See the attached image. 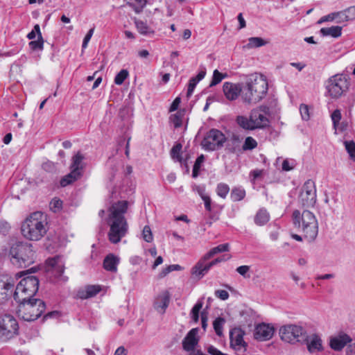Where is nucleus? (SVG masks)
Listing matches in <instances>:
<instances>
[{
  "label": "nucleus",
  "mask_w": 355,
  "mask_h": 355,
  "mask_svg": "<svg viewBox=\"0 0 355 355\" xmlns=\"http://www.w3.org/2000/svg\"><path fill=\"white\" fill-rule=\"evenodd\" d=\"M231 143L232 144L228 142L227 144V147H226L227 149L230 153H234L237 150H239V149H240L239 148L240 139H239V137L238 136L233 135V137H232Z\"/></svg>",
  "instance_id": "39"
},
{
  "label": "nucleus",
  "mask_w": 355,
  "mask_h": 355,
  "mask_svg": "<svg viewBox=\"0 0 355 355\" xmlns=\"http://www.w3.org/2000/svg\"><path fill=\"white\" fill-rule=\"evenodd\" d=\"M192 190L196 192L202 198V196H206L205 194V187L204 185L193 184L192 186Z\"/></svg>",
  "instance_id": "53"
},
{
  "label": "nucleus",
  "mask_w": 355,
  "mask_h": 355,
  "mask_svg": "<svg viewBox=\"0 0 355 355\" xmlns=\"http://www.w3.org/2000/svg\"><path fill=\"white\" fill-rule=\"evenodd\" d=\"M135 26L138 31V32L143 35H148L150 34H153L154 31H153L146 24V22L143 21L141 20L135 19Z\"/></svg>",
  "instance_id": "33"
},
{
  "label": "nucleus",
  "mask_w": 355,
  "mask_h": 355,
  "mask_svg": "<svg viewBox=\"0 0 355 355\" xmlns=\"http://www.w3.org/2000/svg\"><path fill=\"white\" fill-rule=\"evenodd\" d=\"M230 258V257L225 258V256H223V257L216 258L207 263H205L207 260H205L203 257L192 268V275L202 277L209 270L212 266L221 261H225Z\"/></svg>",
  "instance_id": "15"
},
{
  "label": "nucleus",
  "mask_w": 355,
  "mask_h": 355,
  "mask_svg": "<svg viewBox=\"0 0 355 355\" xmlns=\"http://www.w3.org/2000/svg\"><path fill=\"white\" fill-rule=\"evenodd\" d=\"M322 36H331L337 38L342 34V27L339 26H334L331 27H324L320 29Z\"/></svg>",
  "instance_id": "28"
},
{
  "label": "nucleus",
  "mask_w": 355,
  "mask_h": 355,
  "mask_svg": "<svg viewBox=\"0 0 355 355\" xmlns=\"http://www.w3.org/2000/svg\"><path fill=\"white\" fill-rule=\"evenodd\" d=\"M300 112L303 120L307 121L309 119V107L306 105L302 104L300 107Z\"/></svg>",
  "instance_id": "51"
},
{
  "label": "nucleus",
  "mask_w": 355,
  "mask_h": 355,
  "mask_svg": "<svg viewBox=\"0 0 355 355\" xmlns=\"http://www.w3.org/2000/svg\"><path fill=\"white\" fill-rule=\"evenodd\" d=\"M14 286L13 283L0 279V304L3 303L11 297Z\"/></svg>",
  "instance_id": "23"
},
{
  "label": "nucleus",
  "mask_w": 355,
  "mask_h": 355,
  "mask_svg": "<svg viewBox=\"0 0 355 355\" xmlns=\"http://www.w3.org/2000/svg\"><path fill=\"white\" fill-rule=\"evenodd\" d=\"M228 250H229V244L228 243H223V244L218 245V246L213 248L207 253H206L204 255V259L208 260L218 253L227 252Z\"/></svg>",
  "instance_id": "32"
},
{
  "label": "nucleus",
  "mask_w": 355,
  "mask_h": 355,
  "mask_svg": "<svg viewBox=\"0 0 355 355\" xmlns=\"http://www.w3.org/2000/svg\"><path fill=\"white\" fill-rule=\"evenodd\" d=\"M101 288L98 285H87L80 288L77 292V297L81 300H85L96 296Z\"/></svg>",
  "instance_id": "24"
},
{
  "label": "nucleus",
  "mask_w": 355,
  "mask_h": 355,
  "mask_svg": "<svg viewBox=\"0 0 355 355\" xmlns=\"http://www.w3.org/2000/svg\"><path fill=\"white\" fill-rule=\"evenodd\" d=\"M19 303L17 313L25 321H34L44 312L45 303L40 299H31Z\"/></svg>",
  "instance_id": "7"
},
{
  "label": "nucleus",
  "mask_w": 355,
  "mask_h": 355,
  "mask_svg": "<svg viewBox=\"0 0 355 355\" xmlns=\"http://www.w3.org/2000/svg\"><path fill=\"white\" fill-rule=\"evenodd\" d=\"M181 269V266L178 264H173L170 265L167 267H166L162 271L161 276L164 277L169 272L174 271V270H180Z\"/></svg>",
  "instance_id": "49"
},
{
  "label": "nucleus",
  "mask_w": 355,
  "mask_h": 355,
  "mask_svg": "<svg viewBox=\"0 0 355 355\" xmlns=\"http://www.w3.org/2000/svg\"><path fill=\"white\" fill-rule=\"evenodd\" d=\"M119 259L113 254H108L103 261V268L110 272H116Z\"/></svg>",
  "instance_id": "25"
},
{
  "label": "nucleus",
  "mask_w": 355,
  "mask_h": 355,
  "mask_svg": "<svg viewBox=\"0 0 355 355\" xmlns=\"http://www.w3.org/2000/svg\"><path fill=\"white\" fill-rule=\"evenodd\" d=\"M202 305L203 302L202 300H198L191 311V318L196 323H197L199 320V313L200 309L202 308Z\"/></svg>",
  "instance_id": "36"
},
{
  "label": "nucleus",
  "mask_w": 355,
  "mask_h": 355,
  "mask_svg": "<svg viewBox=\"0 0 355 355\" xmlns=\"http://www.w3.org/2000/svg\"><path fill=\"white\" fill-rule=\"evenodd\" d=\"M270 220V214L265 208H261L254 216V221L256 225L263 226Z\"/></svg>",
  "instance_id": "27"
},
{
  "label": "nucleus",
  "mask_w": 355,
  "mask_h": 355,
  "mask_svg": "<svg viewBox=\"0 0 355 355\" xmlns=\"http://www.w3.org/2000/svg\"><path fill=\"white\" fill-rule=\"evenodd\" d=\"M39 288V279L35 276L24 277L17 284L13 293V297L16 302H23L33 299Z\"/></svg>",
  "instance_id": "8"
},
{
  "label": "nucleus",
  "mask_w": 355,
  "mask_h": 355,
  "mask_svg": "<svg viewBox=\"0 0 355 355\" xmlns=\"http://www.w3.org/2000/svg\"><path fill=\"white\" fill-rule=\"evenodd\" d=\"M202 200L204 202L205 209L208 211H211V200L210 197L207 195L206 196H202Z\"/></svg>",
  "instance_id": "58"
},
{
  "label": "nucleus",
  "mask_w": 355,
  "mask_h": 355,
  "mask_svg": "<svg viewBox=\"0 0 355 355\" xmlns=\"http://www.w3.org/2000/svg\"><path fill=\"white\" fill-rule=\"evenodd\" d=\"M352 340L348 334L340 332L338 335L330 338L329 346L335 351H341Z\"/></svg>",
  "instance_id": "21"
},
{
  "label": "nucleus",
  "mask_w": 355,
  "mask_h": 355,
  "mask_svg": "<svg viewBox=\"0 0 355 355\" xmlns=\"http://www.w3.org/2000/svg\"><path fill=\"white\" fill-rule=\"evenodd\" d=\"M207 315L206 313L205 312H202L201 313V324H202V327L203 328L204 330L206 329V327L207 326Z\"/></svg>",
  "instance_id": "63"
},
{
  "label": "nucleus",
  "mask_w": 355,
  "mask_h": 355,
  "mask_svg": "<svg viewBox=\"0 0 355 355\" xmlns=\"http://www.w3.org/2000/svg\"><path fill=\"white\" fill-rule=\"evenodd\" d=\"M302 343L306 344L307 349L311 354L323 350L322 340L317 334H313L310 336L306 334V340L303 341Z\"/></svg>",
  "instance_id": "22"
},
{
  "label": "nucleus",
  "mask_w": 355,
  "mask_h": 355,
  "mask_svg": "<svg viewBox=\"0 0 355 355\" xmlns=\"http://www.w3.org/2000/svg\"><path fill=\"white\" fill-rule=\"evenodd\" d=\"M336 17L338 23H343L350 21L349 19H348V15L347 14L346 9L343 11L336 12Z\"/></svg>",
  "instance_id": "47"
},
{
  "label": "nucleus",
  "mask_w": 355,
  "mask_h": 355,
  "mask_svg": "<svg viewBox=\"0 0 355 355\" xmlns=\"http://www.w3.org/2000/svg\"><path fill=\"white\" fill-rule=\"evenodd\" d=\"M226 141V137L217 129H211L205 136L201 142L202 148L208 151H214L221 148Z\"/></svg>",
  "instance_id": "12"
},
{
  "label": "nucleus",
  "mask_w": 355,
  "mask_h": 355,
  "mask_svg": "<svg viewBox=\"0 0 355 355\" xmlns=\"http://www.w3.org/2000/svg\"><path fill=\"white\" fill-rule=\"evenodd\" d=\"M349 85V83L345 76L336 74L329 78L326 83V89L331 98H338L348 90Z\"/></svg>",
  "instance_id": "10"
},
{
  "label": "nucleus",
  "mask_w": 355,
  "mask_h": 355,
  "mask_svg": "<svg viewBox=\"0 0 355 355\" xmlns=\"http://www.w3.org/2000/svg\"><path fill=\"white\" fill-rule=\"evenodd\" d=\"M227 76V74H223L219 72L217 69H215L213 73L212 80L209 84V87H213L218 85Z\"/></svg>",
  "instance_id": "42"
},
{
  "label": "nucleus",
  "mask_w": 355,
  "mask_h": 355,
  "mask_svg": "<svg viewBox=\"0 0 355 355\" xmlns=\"http://www.w3.org/2000/svg\"><path fill=\"white\" fill-rule=\"evenodd\" d=\"M237 125L245 130L263 129L269 125L270 121L266 116V107H259L251 110L249 117L239 115L236 116Z\"/></svg>",
  "instance_id": "6"
},
{
  "label": "nucleus",
  "mask_w": 355,
  "mask_h": 355,
  "mask_svg": "<svg viewBox=\"0 0 355 355\" xmlns=\"http://www.w3.org/2000/svg\"><path fill=\"white\" fill-rule=\"evenodd\" d=\"M294 166L295 162L293 160L289 161L288 159H285L282 163V169L286 171H289L293 169Z\"/></svg>",
  "instance_id": "54"
},
{
  "label": "nucleus",
  "mask_w": 355,
  "mask_h": 355,
  "mask_svg": "<svg viewBox=\"0 0 355 355\" xmlns=\"http://www.w3.org/2000/svg\"><path fill=\"white\" fill-rule=\"evenodd\" d=\"M35 30L37 32L38 39L37 40L31 41L28 45L31 50H42L44 46V40L40 31V28L38 24L35 25Z\"/></svg>",
  "instance_id": "29"
},
{
  "label": "nucleus",
  "mask_w": 355,
  "mask_h": 355,
  "mask_svg": "<svg viewBox=\"0 0 355 355\" xmlns=\"http://www.w3.org/2000/svg\"><path fill=\"white\" fill-rule=\"evenodd\" d=\"M244 331L234 328L230 331V347L238 355H243L247 349V343L243 340Z\"/></svg>",
  "instance_id": "14"
},
{
  "label": "nucleus",
  "mask_w": 355,
  "mask_h": 355,
  "mask_svg": "<svg viewBox=\"0 0 355 355\" xmlns=\"http://www.w3.org/2000/svg\"><path fill=\"white\" fill-rule=\"evenodd\" d=\"M19 326L16 319L10 314L0 316V340L7 341L18 334Z\"/></svg>",
  "instance_id": "11"
},
{
  "label": "nucleus",
  "mask_w": 355,
  "mask_h": 355,
  "mask_svg": "<svg viewBox=\"0 0 355 355\" xmlns=\"http://www.w3.org/2000/svg\"><path fill=\"white\" fill-rule=\"evenodd\" d=\"M180 102L181 99L180 97L175 98L170 106L169 112H174L177 110Z\"/></svg>",
  "instance_id": "61"
},
{
  "label": "nucleus",
  "mask_w": 355,
  "mask_h": 355,
  "mask_svg": "<svg viewBox=\"0 0 355 355\" xmlns=\"http://www.w3.org/2000/svg\"><path fill=\"white\" fill-rule=\"evenodd\" d=\"M142 237L148 243H150L153 240L151 229L148 225H146L142 231Z\"/></svg>",
  "instance_id": "46"
},
{
  "label": "nucleus",
  "mask_w": 355,
  "mask_h": 355,
  "mask_svg": "<svg viewBox=\"0 0 355 355\" xmlns=\"http://www.w3.org/2000/svg\"><path fill=\"white\" fill-rule=\"evenodd\" d=\"M128 202L120 200L113 203L108 209L107 223L110 226L108 239L112 243H118L128 231V224L125 214L127 212Z\"/></svg>",
  "instance_id": "1"
},
{
  "label": "nucleus",
  "mask_w": 355,
  "mask_h": 355,
  "mask_svg": "<svg viewBox=\"0 0 355 355\" xmlns=\"http://www.w3.org/2000/svg\"><path fill=\"white\" fill-rule=\"evenodd\" d=\"M225 322V319L220 317L216 318L214 320L213 327L217 336H221L223 335V328Z\"/></svg>",
  "instance_id": "38"
},
{
  "label": "nucleus",
  "mask_w": 355,
  "mask_h": 355,
  "mask_svg": "<svg viewBox=\"0 0 355 355\" xmlns=\"http://www.w3.org/2000/svg\"><path fill=\"white\" fill-rule=\"evenodd\" d=\"M279 334L281 339L288 343H302L303 341L306 340L307 331L300 324L284 325L280 327Z\"/></svg>",
  "instance_id": "9"
},
{
  "label": "nucleus",
  "mask_w": 355,
  "mask_h": 355,
  "mask_svg": "<svg viewBox=\"0 0 355 355\" xmlns=\"http://www.w3.org/2000/svg\"><path fill=\"white\" fill-rule=\"evenodd\" d=\"M82 175L81 172H76L71 170V172L60 180V185L64 187L79 179Z\"/></svg>",
  "instance_id": "30"
},
{
  "label": "nucleus",
  "mask_w": 355,
  "mask_h": 355,
  "mask_svg": "<svg viewBox=\"0 0 355 355\" xmlns=\"http://www.w3.org/2000/svg\"><path fill=\"white\" fill-rule=\"evenodd\" d=\"M345 148L351 157H355V143L353 141L345 142Z\"/></svg>",
  "instance_id": "52"
},
{
  "label": "nucleus",
  "mask_w": 355,
  "mask_h": 355,
  "mask_svg": "<svg viewBox=\"0 0 355 355\" xmlns=\"http://www.w3.org/2000/svg\"><path fill=\"white\" fill-rule=\"evenodd\" d=\"M230 191V187L227 184L219 183L216 187V193L218 196L225 198Z\"/></svg>",
  "instance_id": "43"
},
{
  "label": "nucleus",
  "mask_w": 355,
  "mask_h": 355,
  "mask_svg": "<svg viewBox=\"0 0 355 355\" xmlns=\"http://www.w3.org/2000/svg\"><path fill=\"white\" fill-rule=\"evenodd\" d=\"M275 329L272 325L261 323L256 326L254 337L259 341L269 340L273 336Z\"/></svg>",
  "instance_id": "18"
},
{
  "label": "nucleus",
  "mask_w": 355,
  "mask_h": 355,
  "mask_svg": "<svg viewBox=\"0 0 355 355\" xmlns=\"http://www.w3.org/2000/svg\"><path fill=\"white\" fill-rule=\"evenodd\" d=\"M198 328L191 329L182 340V348L187 352H195L196 346L198 345L200 338L198 336Z\"/></svg>",
  "instance_id": "19"
},
{
  "label": "nucleus",
  "mask_w": 355,
  "mask_h": 355,
  "mask_svg": "<svg viewBox=\"0 0 355 355\" xmlns=\"http://www.w3.org/2000/svg\"><path fill=\"white\" fill-rule=\"evenodd\" d=\"M128 76V71L126 69L121 70L114 78V83L116 85H120L123 84L124 80Z\"/></svg>",
  "instance_id": "44"
},
{
  "label": "nucleus",
  "mask_w": 355,
  "mask_h": 355,
  "mask_svg": "<svg viewBox=\"0 0 355 355\" xmlns=\"http://www.w3.org/2000/svg\"><path fill=\"white\" fill-rule=\"evenodd\" d=\"M182 148V144L180 143H178L175 144L171 150V156L172 159L180 163H182L183 162V159L181 155Z\"/></svg>",
  "instance_id": "35"
},
{
  "label": "nucleus",
  "mask_w": 355,
  "mask_h": 355,
  "mask_svg": "<svg viewBox=\"0 0 355 355\" xmlns=\"http://www.w3.org/2000/svg\"><path fill=\"white\" fill-rule=\"evenodd\" d=\"M257 142L252 137H247L242 146L243 150H251L257 148Z\"/></svg>",
  "instance_id": "41"
},
{
  "label": "nucleus",
  "mask_w": 355,
  "mask_h": 355,
  "mask_svg": "<svg viewBox=\"0 0 355 355\" xmlns=\"http://www.w3.org/2000/svg\"><path fill=\"white\" fill-rule=\"evenodd\" d=\"M51 209L54 211L57 212L59 211L62 206V201L58 198H53L50 202Z\"/></svg>",
  "instance_id": "48"
},
{
  "label": "nucleus",
  "mask_w": 355,
  "mask_h": 355,
  "mask_svg": "<svg viewBox=\"0 0 355 355\" xmlns=\"http://www.w3.org/2000/svg\"><path fill=\"white\" fill-rule=\"evenodd\" d=\"M299 200L304 207H313L316 202V189L315 183L308 180L304 184L299 196Z\"/></svg>",
  "instance_id": "13"
},
{
  "label": "nucleus",
  "mask_w": 355,
  "mask_h": 355,
  "mask_svg": "<svg viewBox=\"0 0 355 355\" xmlns=\"http://www.w3.org/2000/svg\"><path fill=\"white\" fill-rule=\"evenodd\" d=\"M346 10L347 14L348 15V19H349V20L355 19V6H351Z\"/></svg>",
  "instance_id": "62"
},
{
  "label": "nucleus",
  "mask_w": 355,
  "mask_h": 355,
  "mask_svg": "<svg viewBox=\"0 0 355 355\" xmlns=\"http://www.w3.org/2000/svg\"><path fill=\"white\" fill-rule=\"evenodd\" d=\"M245 191L241 187L233 188L230 194V198L234 202L241 201L245 198Z\"/></svg>",
  "instance_id": "34"
},
{
  "label": "nucleus",
  "mask_w": 355,
  "mask_h": 355,
  "mask_svg": "<svg viewBox=\"0 0 355 355\" xmlns=\"http://www.w3.org/2000/svg\"><path fill=\"white\" fill-rule=\"evenodd\" d=\"M215 296L222 300H226L228 299L230 295L228 292L225 290H216L215 291Z\"/></svg>",
  "instance_id": "56"
},
{
  "label": "nucleus",
  "mask_w": 355,
  "mask_h": 355,
  "mask_svg": "<svg viewBox=\"0 0 355 355\" xmlns=\"http://www.w3.org/2000/svg\"><path fill=\"white\" fill-rule=\"evenodd\" d=\"M9 255L12 264L21 268L33 263L35 257L32 244L23 241L13 243L10 247Z\"/></svg>",
  "instance_id": "5"
},
{
  "label": "nucleus",
  "mask_w": 355,
  "mask_h": 355,
  "mask_svg": "<svg viewBox=\"0 0 355 355\" xmlns=\"http://www.w3.org/2000/svg\"><path fill=\"white\" fill-rule=\"evenodd\" d=\"M268 89V81L263 75L257 73L250 74L243 87L242 101L246 104H256L266 96Z\"/></svg>",
  "instance_id": "2"
},
{
  "label": "nucleus",
  "mask_w": 355,
  "mask_h": 355,
  "mask_svg": "<svg viewBox=\"0 0 355 355\" xmlns=\"http://www.w3.org/2000/svg\"><path fill=\"white\" fill-rule=\"evenodd\" d=\"M46 263L48 266L51 268V272L55 275V278L63 282H66L67 281L68 277L63 275L64 266L60 257H55L49 259L46 261Z\"/></svg>",
  "instance_id": "16"
},
{
  "label": "nucleus",
  "mask_w": 355,
  "mask_h": 355,
  "mask_svg": "<svg viewBox=\"0 0 355 355\" xmlns=\"http://www.w3.org/2000/svg\"><path fill=\"white\" fill-rule=\"evenodd\" d=\"M266 42L261 38L258 37H252L248 39L247 47L249 49L257 48L264 46Z\"/></svg>",
  "instance_id": "37"
},
{
  "label": "nucleus",
  "mask_w": 355,
  "mask_h": 355,
  "mask_svg": "<svg viewBox=\"0 0 355 355\" xmlns=\"http://www.w3.org/2000/svg\"><path fill=\"white\" fill-rule=\"evenodd\" d=\"M293 224L295 227L300 229L304 237L309 242L313 241L318 234V223L315 215L308 210L301 214L295 210L293 213Z\"/></svg>",
  "instance_id": "4"
},
{
  "label": "nucleus",
  "mask_w": 355,
  "mask_h": 355,
  "mask_svg": "<svg viewBox=\"0 0 355 355\" xmlns=\"http://www.w3.org/2000/svg\"><path fill=\"white\" fill-rule=\"evenodd\" d=\"M42 168L47 172H53L55 171V165L52 162H46L42 164Z\"/></svg>",
  "instance_id": "55"
},
{
  "label": "nucleus",
  "mask_w": 355,
  "mask_h": 355,
  "mask_svg": "<svg viewBox=\"0 0 355 355\" xmlns=\"http://www.w3.org/2000/svg\"><path fill=\"white\" fill-rule=\"evenodd\" d=\"M205 75L206 71L204 69L203 70L200 71L196 76L193 77L189 80L187 92V96L188 98L192 95L196 86L201 80L205 78Z\"/></svg>",
  "instance_id": "26"
},
{
  "label": "nucleus",
  "mask_w": 355,
  "mask_h": 355,
  "mask_svg": "<svg viewBox=\"0 0 355 355\" xmlns=\"http://www.w3.org/2000/svg\"><path fill=\"white\" fill-rule=\"evenodd\" d=\"M331 120L334 124V126L335 128H336V126L338 125L339 121L341 119V113L339 110H336L333 112V113L331 115Z\"/></svg>",
  "instance_id": "50"
},
{
  "label": "nucleus",
  "mask_w": 355,
  "mask_h": 355,
  "mask_svg": "<svg viewBox=\"0 0 355 355\" xmlns=\"http://www.w3.org/2000/svg\"><path fill=\"white\" fill-rule=\"evenodd\" d=\"M171 295L166 290L157 294L153 301L154 309L159 313L164 314L169 305Z\"/></svg>",
  "instance_id": "20"
},
{
  "label": "nucleus",
  "mask_w": 355,
  "mask_h": 355,
  "mask_svg": "<svg viewBox=\"0 0 355 355\" xmlns=\"http://www.w3.org/2000/svg\"><path fill=\"white\" fill-rule=\"evenodd\" d=\"M84 159V156L78 152L72 157V162L71 164V170L74 171L76 172H81L83 166V161Z\"/></svg>",
  "instance_id": "31"
},
{
  "label": "nucleus",
  "mask_w": 355,
  "mask_h": 355,
  "mask_svg": "<svg viewBox=\"0 0 355 355\" xmlns=\"http://www.w3.org/2000/svg\"><path fill=\"white\" fill-rule=\"evenodd\" d=\"M47 225L46 215L41 211H35L23 222L21 233L28 240L39 241L46 234Z\"/></svg>",
  "instance_id": "3"
},
{
  "label": "nucleus",
  "mask_w": 355,
  "mask_h": 355,
  "mask_svg": "<svg viewBox=\"0 0 355 355\" xmlns=\"http://www.w3.org/2000/svg\"><path fill=\"white\" fill-rule=\"evenodd\" d=\"M114 355H126V350L123 346L119 347L116 349Z\"/></svg>",
  "instance_id": "64"
},
{
  "label": "nucleus",
  "mask_w": 355,
  "mask_h": 355,
  "mask_svg": "<svg viewBox=\"0 0 355 355\" xmlns=\"http://www.w3.org/2000/svg\"><path fill=\"white\" fill-rule=\"evenodd\" d=\"M250 270V266H241L236 268V271L242 276L245 277L246 274Z\"/></svg>",
  "instance_id": "60"
},
{
  "label": "nucleus",
  "mask_w": 355,
  "mask_h": 355,
  "mask_svg": "<svg viewBox=\"0 0 355 355\" xmlns=\"http://www.w3.org/2000/svg\"><path fill=\"white\" fill-rule=\"evenodd\" d=\"M184 113L182 112H178L176 114L171 116V121L175 128H180L182 125V118Z\"/></svg>",
  "instance_id": "45"
},
{
  "label": "nucleus",
  "mask_w": 355,
  "mask_h": 355,
  "mask_svg": "<svg viewBox=\"0 0 355 355\" xmlns=\"http://www.w3.org/2000/svg\"><path fill=\"white\" fill-rule=\"evenodd\" d=\"M207 351L210 355H228L222 352L213 345H209L207 348Z\"/></svg>",
  "instance_id": "57"
},
{
  "label": "nucleus",
  "mask_w": 355,
  "mask_h": 355,
  "mask_svg": "<svg viewBox=\"0 0 355 355\" xmlns=\"http://www.w3.org/2000/svg\"><path fill=\"white\" fill-rule=\"evenodd\" d=\"M205 162V156L203 155H200L198 156L194 163L192 171L193 178H197L199 174V171L201 168L202 164Z\"/></svg>",
  "instance_id": "40"
},
{
  "label": "nucleus",
  "mask_w": 355,
  "mask_h": 355,
  "mask_svg": "<svg viewBox=\"0 0 355 355\" xmlns=\"http://www.w3.org/2000/svg\"><path fill=\"white\" fill-rule=\"evenodd\" d=\"M223 91L225 98L229 101H235L242 95L243 87L240 83L225 82L223 86Z\"/></svg>",
  "instance_id": "17"
},
{
  "label": "nucleus",
  "mask_w": 355,
  "mask_h": 355,
  "mask_svg": "<svg viewBox=\"0 0 355 355\" xmlns=\"http://www.w3.org/2000/svg\"><path fill=\"white\" fill-rule=\"evenodd\" d=\"M336 12H332L320 18L318 23H322L324 21H331L336 19Z\"/></svg>",
  "instance_id": "59"
}]
</instances>
